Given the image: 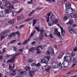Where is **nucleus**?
<instances>
[{
    "label": "nucleus",
    "instance_id": "obj_1",
    "mask_svg": "<svg viewBox=\"0 0 77 77\" xmlns=\"http://www.w3.org/2000/svg\"><path fill=\"white\" fill-rule=\"evenodd\" d=\"M20 53H18L15 55L13 56L11 59H9L7 61V63H14L15 62V59L16 56H18V55H20Z\"/></svg>",
    "mask_w": 77,
    "mask_h": 77
},
{
    "label": "nucleus",
    "instance_id": "obj_2",
    "mask_svg": "<svg viewBox=\"0 0 77 77\" xmlns=\"http://www.w3.org/2000/svg\"><path fill=\"white\" fill-rule=\"evenodd\" d=\"M35 50H37V51L36 52V53H38V54H39V46H38V47H35V48L34 47L31 48L29 49V51L34 52Z\"/></svg>",
    "mask_w": 77,
    "mask_h": 77
},
{
    "label": "nucleus",
    "instance_id": "obj_3",
    "mask_svg": "<svg viewBox=\"0 0 77 77\" xmlns=\"http://www.w3.org/2000/svg\"><path fill=\"white\" fill-rule=\"evenodd\" d=\"M24 10V8H21L20 9L19 11L17 12L15 11H13L12 12V15L13 16H16V15H17V14H19V13H21L22 12V11Z\"/></svg>",
    "mask_w": 77,
    "mask_h": 77
},
{
    "label": "nucleus",
    "instance_id": "obj_4",
    "mask_svg": "<svg viewBox=\"0 0 77 77\" xmlns=\"http://www.w3.org/2000/svg\"><path fill=\"white\" fill-rule=\"evenodd\" d=\"M4 6L7 7V9H10L11 6V4L9 3V2L7 1L4 4Z\"/></svg>",
    "mask_w": 77,
    "mask_h": 77
},
{
    "label": "nucleus",
    "instance_id": "obj_5",
    "mask_svg": "<svg viewBox=\"0 0 77 77\" xmlns=\"http://www.w3.org/2000/svg\"><path fill=\"white\" fill-rule=\"evenodd\" d=\"M54 34L57 35L58 36V37H59V38H60V37H61L60 33L58 32V31H57V28H55L54 29Z\"/></svg>",
    "mask_w": 77,
    "mask_h": 77
},
{
    "label": "nucleus",
    "instance_id": "obj_6",
    "mask_svg": "<svg viewBox=\"0 0 77 77\" xmlns=\"http://www.w3.org/2000/svg\"><path fill=\"white\" fill-rule=\"evenodd\" d=\"M64 61H66V62L70 61L71 60V57L70 56H65L64 57Z\"/></svg>",
    "mask_w": 77,
    "mask_h": 77
},
{
    "label": "nucleus",
    "instance_id": "obj_7",
    "mask_svg": "<svg viewBox=\"0 0 77 77\" xmlns=\"http://www.w3.org/2000/svg\"><path fill=\"white\" fill-rule=\"evenodd\" d=\"M52 65L53 66L54 68H59V65H58V64L56 62H53Z\"/></svg>",
    "mask_w": 77,
    "mask_h": 77
},
{
    "label": "nucleus",
    "instance_id": "obj_8",
    "mask_svg": "<svg viewBox=\"0 0 77 77\" xmlns=\"http://www.w3.org/2000/svg\"><path fill=\"white\" fill-rule=\"evenodd\" d=\"M10 32V30H5L4 31L2 32L0 34L1 36H3L5 35V33H9Z\"/></svg>",
    "mask_w": 77,
    "mask_h": 77
},
{
    "label": "nucleus",
    "instance_id": "obj_9",
    "mask_svg": "<svg viewBox=\"0 0 77 77\" xmlns=\"http://www.w3.org/2000/svg\"><path fill=\"white\" fill-rule=\"evenodd\" d=\"M40 38H39V40H42V38H43V32H44V30L42 29H41L40 30Z\"/></svg>",
    "mask_w": 77,
    "mask_h": 77
},
{
    "label": "nucleus",
    "instance_id": "obj_10",
    "mask_svg": "<svg viewBox=\"0 0 77 77\" xmlns=\"http://www.w3.org/2000/svg\"><path fill=\"white\" fill-rule=\"evenodd\" d=\"M37 10H39V7H38L37 8H35L34 10H32L30 12L29 14H28L29 16H31L35 12H36Z\"/></svg>",
    "mask_w": 77,
    "mask_h": 77
},
{
    "label": "nucleus",
    "instance_id": "obj_11",
    "mask_svg": "<svg viewBox=\"0 0 77 77\" xmlns=\"http://www.w3.org/2000/svg\"><path fill=\"white\" fill-rule=\"evenodd\" d=\"M16 21H17V20L16 19H13L8 21V23L9 24H13V23H15Z\"/></svg>",
    "mask_w": 77,
    "mask_h": 77
},
{
    "label": "nucleus",
    "instance_id": "obj_12",
    "mask_svg": "<svg viewBox=\"0 0 77 77\" xmlns=\"http://www.w3.org/2000/svg\"><path fill=\"white\" fill-rule=\"evenodd\" d=\"M64 52L62 51H61L60 53V55L58 56V58L59 59H60L62 58L63 56L64 55Z\"/></svg>",
    "mask_w": 77,
    "mask_h": 77
},
{
    "label": "nucleus",
    "instance_id": "obj_13",
    "mask_svg": "<svg viewBox=\"0 0 77 77\" xmlns=\"http://www.w3.org/2000/svg\"><path fill=\"white\" fill-rule=\"evenodd\" d=\"M74 30H75V29H72V28L71 27V26H70L68 29V31L71 34L74 33Z\"/></svg>",
    "mask_w": 77,
    "mask_h": 77
},
{
    "label": "nucleus",
    "instance_id": "obj_14",
    "mask_svg": "<svg viewBox=\"0 0 77 77\" xmlns=\"http://www.w3.org/2000/svg\"><path fill=\"white\" fill-rule=\"evenodd\" d=\"M29 75L30 77H33V76L35 74V71H31L29 72Z\"/></svg>",
    "mask_w": 77,
    "mask_h": 77
},
{
    "label": "nucleus",
    "instance_id": "obj_15",
    "mask_svg": "<svg viewBox=\"0 0 77 77\" xmlns=\"http://www.w3.org/2000/svg\"><path fill=\"white\" fill-rule=\"evenodd\" d=\"M41 63H42L47 64V63H48V61H47L45 59H42L41 61Z\"/></svg>",
    "mask_w": 77,
    "mask_h": 77
},
{
    "label": "nucleus",
    "instance_id": "obj_16",
    "mask_svg": "<svg viewBox=\"0 0 77 77\" xmlns=\"http://www.w3.org/2000/svg\"><path fill=\"white\" fill-rule=\"evenodd\" d=\"M49 51L51 53V54L52 55H54V49L52 48H50L49 49Z\"/></svg>",
    "mask_w": 77,
    "mask_h": 77
},
{
    "label": "nucleus",
    "instance_id": "obj_17",
    "mask_svg": "<svg viewBox=\"0 0 77 77\" xmlns=\"http://www.w3.org/2000/svg\"><path fill=\"white\" fill-rule=\"evenodd\" d=\"M20 0H13L11 1V3L12 4L14 5V4H15V3H17L20 2Z\"/></svg>",
    "mask_w": 77,
    "mask_h": 77
},
{
    "label": "nucleus",
    "instance_id": "obj_18",
    "mask_svg": "<svg viewBox=\"0 0 77 77\" xmlns=\"http://www.w3.org/2000/svg\"><path fill=\"white\" fill-rule=\"evenodd\" d=\"M30 38H29L28 39H27L24 42H23L22 44L23 45H25V44H26V43L29 42V41H30Z\"/></svg>",
    "mask_w": 77,
    "mask_h": 77
},
{
    "label": "nucleus",
    "instance_id": "obj_19",
    "mask_svg": "<svg viewBox=\"0 0 77 77\" xmlns=\"http://www.w3.org/2000/svg\"><path fill=\"white\" fill-rule=\"evenodd\" d=\"M31 66L32 67H35V66H39V63L36 64L35 63H32Z\"/></svg>",
    "mask_w": 77,
    "mask_h": 77
},
{
    "label": "nucleus",
    "instance_id": "obj_20",
    "mask_svg": "<svg viewBox=\"0 0 77 77\" xmlns=\"http://www.w3.org/2000/svg\"><path fill=\"white\" fill-rule=\"evenodd\" d=\"M51 12H50L49 13H48L45 16V17L47 18H49L50 16L51 15Z\"/></svg>",
    "mask_w": 77,
    "mask_h": 77
},
{
    "label": "nucleus",
    "instance_id": "obj_21",
    "mask_svg": "<svg viewBox=\"0 0 77 77\" xmlns=\"http://www.w3.org/2000/svg\"><path fill=\"white\" fill-rule=\"evenodd\" d=\"M66 13L67 15H70L72 14L71 11L69 10L68 9H67L66 11Z\"/></svg>",
    "mask_w": 77,
    "mask_h": 77
},
{
    "label": "nucleus",
    "instance_id": "obj_22",
    "mask_svg": "<svg viewBox=\"0 0 77 77\" xmlns=\"http://www.w3.org/2000/svg\"><path fill=\"white\" fill-rule=\"evenodd\" d=\"M58 22L59 20H57V19H55V20L52 21L53 23V24H57L58 23Z\"/></svg>",
    "mask_w": 77,
    "mask_h": 77
},
{
    "label": "nucleus",
    "instance_id": "obj_23",
    "mask_svg": "<svg viewBox=\"0 0 77 77\" xmlns=\"http://www.w3.org/2000/svg\"><path fill=\"white\" fill-rule=\"evenodd\" d=\"M31 68L29 66H26L24 68V69L26 71H30Z\"/></svg>",
    "mask_w": 77,
    "mask_h": 77
},
{
    "label": "nucleus",
    "instance_id": "obj_24",
    "mask_svg": "<svg viewBox=\"0 0 77 77\" xmlns=\"http://www.w3.org/2000/svg\"><path fill=\"white\" fill-rule=\"evenodd\" d=\"M0 13L2 16H4V15H6V13L5 11H0Z\"/></svg>",
    "mask_w": 77,
    "mask_h": 77
},
{
    "label": "nucleus",
    "instance_id": "obj_25",
    "mask_svg": "<svg viewBox=\"0 0 77 77\" xmlns=\"http://www.w3.org/2000/svg\"><path fill=\"white\" fill-rule=\"evenodd\" d=\"M24 18V16L23 15L20 16H18L17 17V20L19 21L21 18Z\"/></svg>",
    "mask_w": 77,
    "mask_h": 77
},
{
    "label": "nucleus",
    "instance_id": "obj_26",
    "mask_svg": "<svg viewBox=\"0 0 77 77\" xmlns=\"http://www.w3.org/2000/svg\"><path fill=\"white\" fill-rule=\"evenodd\" d=\"M61 35L62 36H64L65 34V31L63 29V28H61Z\"/></svg>",
    "mask_w": 77,
    "mask_h": 77
},
{
    "label": "nucleus",
    "instance_id": "obj_27",
    "mask_svg": "<svg viewBox=\"0 0 77 77\" xmlns=\"http://www.w3.org/2000/svg\"><path fill=\"white\" fill-rule=\"evenodd\" d=\"M38 20V19H35L33 20L32 26H34L36 24V21Z\"/></svg>",
    "mask_w": 77,
    "mask_h": 77
},
{
    "label": "nucleus",
    "instance_id": "obj_28",
    "mask_svg": "<svg viewBox=\"0 0 77 77\" xmlns=\"http://www.w3.org/2000/svg\"><path fill=\"white\" fill-rule=\"evenodd\" d=\"M77 26V24H73V25H71L70 27L72 28V29H75V27H76Z\"/></svg>",
    "mask_w": 77,
    "mask_h": 77
},
{
    "label": "nucleus",
    "instance_id": "obj_29",
    "mask_svg": "<svg viewBox=\"0 0 77 77\" xmlns=\"http://www.w3.org/2000/svg\"><path fill=\"white\" fill-rule=\"evenodd\" d=\"M5 11L6 14H9L11 11V10L10 9L8 8V9H5Z\"/></svg>",
    "mask_w": 77,
    "mask_h": 77
},
{
    "label": "nucleus",
    "instance_id": "obj_30",
    "mask_svg": "<svg viewBox=\"0 0 77 77\" xmlns=\"http://www.w3.org/2000/svg\"><path fill=\"white\" fill-rule=\"evenodd\" d=\"M39 48H40L42 50H43V49H45V47L44 45H40L39 46Z\"/></svg>",
    "mask_w": 77,
    "mask_h": 77
},
{
    "label": "nucleus",
    "instance_id": "obj_31",
    "mask_svg": "<svg viewBox=\"0 0 77 77\" xmlns=\"http://www.w3.org/2000/svg\"><path fill=\"white\" fill-rule=\"evenodd\" d=\"M73 62L77 64V58L76 57H75L73 59Z\"/></svg>",
    "mask_w": 77,
    "mask_h": 77
},
{
    "label": "nucleus",
    "instance_id": "obj_32",
    "mask_svg": "<svg viewBox=\"0 0 77 77\" xmlns=\"http://www.w3.org/2000/svg\"><path fill=\"white\" fill-rule=\"evenodd\" d=\"M63 19L64 21H66V20H67L68 19V17L67 16H65L64 17H63Z\"/></svg>",
    "mask_w": 77,
    "mask_h": 77
},
{
    "label": "nucleus",
    "instance_id": "obj_33",
    "mask_svg": "<svg viewBox=\"0 0 77 77\" xmlns=\"http://www.w3.org/2000/svg\"><path fill=\"white\" fill-rule=\"evenodd\" d=\"M73 20H70L69 22L67 23V24H72L73 23Z\"/></svg>",
    "mask_w": 77,
    "mask_h": 77
},
{
    "label": "nucleus",
    "instance_id": "obj_34",
    "mask_svg": "<svg viewBox=\"0 0 77 77\" xmlns=\"http://www.w3.org/2000/svg\"><path fill=\"white\" fill-rule=\"evenodd\" d=\"M14 69V68L13 67L12 68V67L11 66V65H9V70H10V71H12V70H13Z\"/></svg>",
    "mask_w": 77,
    "mask_h": 77
},
{
    "label": "nucleus",
    "instance_id": "obj_35",
    "mask_svg": "<svg viewBox=\"0 0 77 77\" xmlns=\"http://www.w3.org/2000/svg\"><path fill=\"white\" fill-rule=\"evenodd\" d=\"M69 65V63L68 62H67L65 63L64 66L66 67H68V66Z\"/></svg>",
    "mask_w": 77,
    "mask_h": 77
},
{
    "label": "nucleus",
    "instance_id": "obj_36",
    "mask_svg": "<svg viewBox=\"0 0 77 77\" xmlns=\"http://www.w3.org/2000/svg\"><path fill=\"white\" fill-rule=\"evenodd\" d=\"M50 67H46L45 68V69L47 72H48L49 70H50Z\"/></svg>",
    "mask_w": 77,
    "mask_h": 77
},
{
    "label": "nucleus",
    "instance_id": "obj_37",
    "mask_svg": "<svg viewBox=\"0 0 77 77\" xmlns=\"http://www.w3.org/2000/svg\"><path fill=\"white\" fill-rule=\"evenodd\" d=\"M15 74H16V72L11 73L10 74V76H11V77H14V76Z\"/></svg>",
    "mask_w": 77,
    "mask_h": 77
},
{
    "label": "nucleus",
    "instance_id": "obj_38",
    "mask_svg": "<svg viewBox=\"0 0 77 77\" xmlns=\"http://www.w3.org/2000/svg\"><path fill=\"white\" fill-rule=\"evenodd\" d=\"M71 4L70 3H67L65 5L66 8V7H70L71 6Z\"/></svg>",
    "mask_w": 77,
    "mask_h": 77
},
{
    "label": "nucleus",
    "instance_id": "obj_39",
    "mask_svg": "<svg viewBox=\"0 0 77 77\" xmlns=\"http://www.w3.org/2000/svg\"><path fill=\"white\" fill-rule=\"evenodd\" d=\"M32 18H30L27 19H26L25 20V21H27V22H29V21H31V20H32Z\"/></svg>",
    "mask_w": 77,
    "mask_h": 77
},
{
    "label": "nucleus",
    "instance_id": "obj_40",
    "mask_svg": "<svg viewBox=\"0 0 77 77\" xmlns=\"http://www.w3.org/2000/svg\"><path fill=\"white\" fill-rule=\"evenodd\" d=\"M0 38H1V39H0V41H2V39H4V38H5V36H0Z\"/></svg>",
    "mask_w": 77,
    "mask_h": 77
},
{
    "label": "nucleus",
    "instance_id": "obj_41",
    "mask_svg": "<svg viewBox=\"0 0 77 77\" xmlns=\"http://www.w3.org/2000/svg\"><path fill=\"white\" fill-rule=\"evenodd\" d=\"M46 59H47V61L48 62V61H49V60H50V56H48L46 57Z\"/></svg>",
    "mask_w": 77,
    "mask_h": 77
},
{
    "label": "nucleus",
    "instance_id": "obj_42",
    "mask_svg": "<svg viewBox=\"0 0 77 77\" xmlns=\"http://www.w3.org/2000/svg\"><path fill=\"white\" fill-rule=\"evenodd\" d=\"M51 0L53 2H56V0H46V2H51Z\"/></svg>",
    "mask_w": 77,
    "mask_h": 77
},
{
    "label": "nucleus",
    "instance_id": "obj_43",
    "mask_svg": "<svg viewBox=\"0 0 77 77\" xmlns=\"http://www.w3.org/2000/svg\"><path fill=\"white\" fill-rule=\"evenodd\" d=\"M17 42V40L15 39L13 40V41H11V44H13V43H15Z\"/></svg>",
    "mask_w": 77,
    "mask_h": 77
},
{
    "label": "nucleus",
    "instance_id": "obj_44",
    "mask_svg": "<svg viewBox=\"0 0 77 77\" xmlns=\"http://www.w3.org/2000/svg\"><path fill=\"white\" fill-rule=\"evenodd\" d=\"M11 34L12 37L13 36V37H15V36H16L15 33L14 32L11 33Z\"/></svg>",
    "mask_w": 77,
    "mask_h": 77
},
{
    "label": "nucleus",
    "instance_id": "obj_45",
    "mask_svg": "<svg viewBox=\"0 0 77 77\" xmlns=\"http://www.w3.org/2000/svg\"><path fill=\"white\" fill-rule=\"evenodd\" d=\"M59 65L60 68H63V66L62 65V64L61 63H59Z\"/></svg>",
    "mask_w": 77,
    "mask_h": 77
},
{
    "label": "nucleus",
    "instance_id": "obj_46",
    "mask_svg": "<svg viewBox=\"0 0 77 77\" xmlns=\"http://www.w3.org/2000/svg\"><path fill=\"white\" fill-rule=\"evenodd\" d=\"M33 62V60L31 59V58H29L28 60V62H30V63H31V62Z\"/></svg>",
    "mask_w": 77,
    "mask_h": 77
},
{
    "label": "nucleus",
    "instance_id": "obj_47",
    "mask_svg": "<svg viewBox=\"0 0 77 77\" xmlns=\"http://www.w3.org/2000/svg\"><path fill=\"white\" fill-rule=\"evenodd\" d=\"M28 3L29 4H32L33 3V0H31L30 1L28 2Z\"/></svg>",
    "mask_w": 77,
    "mask_h": 77
},
{
    "label": "nucleus",
    "instance_id": "obj_48",
    "mask_svg": "<svg viewBox=\"0 0 77 77\" xmlns=\"http://www.w3.org/2000/svg\"><path fill=\"white\" fill-rule=\"evenodd\" d=\"M68 19H69V20H71L72 18V16L71 15L69 16L68 17Z\"/></svg>",
    "mask_w": 77,
    "mask_h": 77
},
{
    "label": "nucleus",
    "instance_id": "obj_49",
    "mask_svg": "<svg viewBox=\"0 0 77 77\" xmlns=\"http://www.w3.org/2000/svg\"><path fill=\"white\" fill-rule=\"evenodd\" d=\"M50 51L49 50H48L47 51V53L48 55H49L51 54V53Z\"/></svg>",
    "mask_w": 77,
    "mask_h": 77
},
{
    "label": "nucleus",
    "instance_id": "obj_50",
    "mask_svg": "<svg viewBox=\"0 0 77 77\" xmlns=\"http://www.w3.org/2000/svg\"><path fill=\"white\" fill-rule=\"evenodd\" d=\"M73 17L74 18H77V13H75L73 15Z\"/></svg>",
    "mask_w": 77,
    "mask_h": 77
},
{
    "label": "nucleus",
    "instance_id": "obj_51",
    "mask_svg": "<svg viewBox=\"0 0 77 77\" xmlns=\"http://www.w3.org/2000/svg\"><path fill=\"white\" fill-rule=\"evenodd\" d=\"M35 29L36 30H37V31H38V32L39 31V27H37V26H35Z\"/></svg>",
    "mask_w": 77,
    "mask_h": 77
},
{
    "label": "nucleus",
    "instance_id": "obj_52",
    "mask_svg": "<svg viewBox=\"0 0 77 77\" xmlns=\"http://www.w3.org/2000/svg\"><path fill=\"white\" fill-rule=\"evenodd\" d=\"M14 33H15V34H17L18 36H20V33H19V32H18V31H17L16 32H14Z\"/></svg>",
    "mask_w": 77,
    "mask_h": 77
},
{
    "label": "nucleus",
    "instance_id": "obj_53",
    "mask_svg": "<svg viewBox=\"0 0 77 77\" xmlns=\"http://www.w3.org/2000/svg\"><path fill=\"white\" fill-rule=\"evenodd\" d=\"M13 55H14V54H13L11 55H9L7 54L6 55V57H10V56H13Z\"/></svg>",
    "mask_w": 77,
    "mask_h": 77
},
{
    "label": "nucleus",
    "instance_id": "obj_54",
    "mask_svg": "<svg viewBox=\"0 0 77 77\" xmlns=\"http://www.w3.org/2000/svg\"><path fill=\"white\" fill-rule=\"evenodd\" d=\"M36 43V42L35 41H34L33 42H32L31 44L32 45H34Z\"/></svg>",
    "mask_w": 77,
    "mask_h": 77
},
{
    "label": "nucleus",
    "instance_id": "obj_55",
    "mask_svg": "<svg viewBox=\"0 0 77 77\" xmlns=\"http://www.w3.org/2000/svg\"><path fill=\"white\" fill-rule=\"evenodd\" d=\"M49 36L50 37V38H53V35L51 34H50V35H49Z\"/></svg>",
    "mask_w": 77,
    "mask_h": 77
},
{
    "label": "nucleus",
    "instance_id": "obj_56",
    "mask_svg": "<svg viewBox=\"0 0 77 77\" xmlns=\"http://www.w3.org/2000/svg\"><path fill=\"white\" fill-rule=\"evenodd\" d=\"M24 25H22L19 26V28L21 29V28H23V27H24Z\"/></svg>",
    "mask_w": 77,
    "mask_h": 77
},
{
    "label": "nucleus",
    "instance_id": "obj_57",
    "mask_svg": "<svg viewBox=\"0 0 77 77\" xmlns=\"http://www.w3.org/2000/svg\"><path fill=\"white\" fill-rule=\"evenodd\" d=\"M8 9H14V5H12L11 6H10V8H8Z\"/></svg>",
    "mask_w": 77,
    "mask_h": 77
},
{
    "label": "nucleus",
    "instance_id": "obj_58",
    "mask_svg": "<svg viewBox=\"0 0 77 77\" xmlns=\"http://www.w3.org/2000/svg\"><path fill=\"white\" fill-rule=\"evenodd\" d=\"M25 71H22L20 72L21 74H23L24 72Z\"/></svg>",
    "mask_w": 77,
    "mask_h": 77
},
{
    "label": "nucleus",
    "instance_id": "obj_59",
    "mask_svg": "<svg viewBox=\"0 0 77 77\" xmlns=\"http://www.w3.org/2000/svg\"><path fill=\"white\" fill-rule=\"evenodd\" d=\"M73 50H74V51H77V47L76 46L75 47V48H74Z\"/></svg>",
    "mask_w": 77,
    "mask_h": 77
},
{
    "label": "nucleus",
    "instance_id": "obj_60",
    "mask_svg": "<svg viewBox=\"0 0 77 77\" xmlns=\"http://www.w3.org/2000/svg\"><path fill=\"white\" fill-rule=\"evenodd\" d=\"M8 38H12V34H9V35H8Z\"/></svg>",
    "mask_w": 77,
    "mask_h": 77
},
{
    "label": "nucleus",
    "instance_id": "obj_61",
    "mask_svg": "<svg viewBox=\"0 0 77 77\" xmlns=\"http://www.w3.org/2000/svg\"><path fill=\"white\" fill-rule=\"evenodd\" d=\"M14 49L15 51H17V48L16 47H14Z\"/></svg>",
    "mask_w": 77,
    "mask_h": 77
},
{
    "label": "nucleus",
    "instance_id": "obj_62",
    "mask_svg": "<svg viewBox=\"0 0 77 77\" xmlns=\"http://www.w3.org/2000/svg\"><path fill=\"white\" fill-rule=\"evenodd\" d=\"M34 34H33V33H31V35L29 36L30 38H31L32 36H33V35Z\"/></svg>",
    "mask_w": 77,
    "mask_h": 77
},
{
    "label": "nucleus",
    "instance_id": "obj_63",
    "mask_svg": "<svg viewBox=\"0 0 77 77\" xmlns=\"http://www.w3.org/2000/svg\"><path fill=\"white\" fill-rule=\"evenodd\" d=\"M48 25L49 26H51L52 25H53V23H52V24H50V23H48Z\"/></svg>",
    "mask_w": 77,
    "mask_h": 77
},
{
    "label": "nucleus",
    "instance_id": "obj_64",
    "mask_svg": "<svg viewBox=\"0 0 77 77\" xmlns=\"http://www.w3.org/2000/svg\"><path fill=\"white\" fill-rule=\"evenodd\" d=\"M32 70L33 71H36V69L35 68H32Z\"/></svg>",
    "mask_w": 77,
    "mask_h": 77
}]
</instances>
